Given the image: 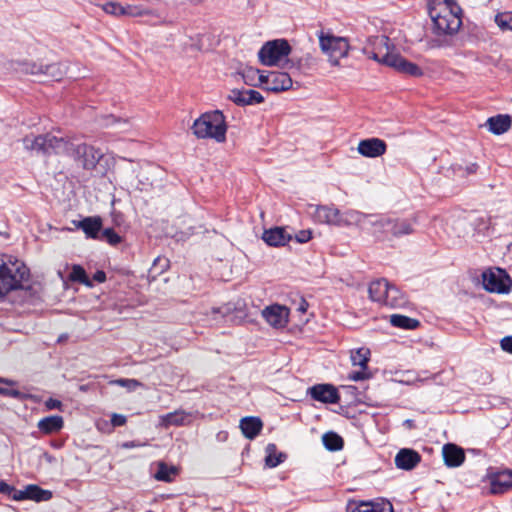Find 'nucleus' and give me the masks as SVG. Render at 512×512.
I'll return each instance as SVG.
<instances>
[{
	"label": "nucleus",
	"mask_w": 512,
	"mask_h": 512,
	"mask_svg": "<svg viewBox=\"0 0 512 512\" xmlns=\"http://www.w3.org/2000/svg\"><path fill=\"white\" fill-rule=\"evenodd\" d=\"M308 307H309L308 302L304 298H301L300 303L297 307V311H299L301 313H305L307 311Z\"/></svg>",
	"instance_id": "nucleus-56"
},
{
	"label": "nucleus",
	"mask_w": 512,
	"mask_h": 512,
	"mask_svg": "<svg viewBox=\"0 0 512 512\" xmlns=\"http://www.w3.org/2000/svg\"><path fill=\"white\" fill-rule=\"evenodd\" d=\"M191 414L184 410H176L159 417L160 425L164 428L171 426H184L190 422Z\"/></svg>",
	"instance_id": "nucleus-27"
},
{
	"label": "nucleus",
	"mask_w": 512,
	"mask_h": 512,
	"mask_svg": "<svg viewBox=\"0 0 512 512\" xmlns=\"http://www.w3.org/2000/svg\"><path fill=\"white\" fill-rule=\"evenodd\" d=\"M104 119H105L106 126H109V125L113 124L114 122H116V118L113 115H108Z\"/></svg>",
	"instance_id": "nucleus-58"
},
{
	"label": "nucleus",
	"mask_w": 512,
	"mask_h": 512,
	"mask_svg": "<svg viewBox=\"0 0 512 512\" xmlns=\"http://www.w3.org/2000/svg\"><path fill=\"white\" fill-rule=\"evenodd\" d=\"M442 454L444 463L447 467H459L463 464L465 460L464 450L453 443L445 444L443 446Z\"/></svg>",
	"instance_id": "nucleus-20"
},
{
	"label": "nucleus",
	"mask_w": 512,
	"mask_h": 512,
	"mask_svg": "<svg viewBox=\"0 0 512 512\" xmlns=\"http://www.w3.org/2000/svg\"><path fill=\"white\" fill-rule=\"evenodd\" d=\"M140 446H142V444L136 441H127L122 444V447L126 449L136 448Z\"/></svg>",
	"instance_id": "nucleus-57"
},
{
	"label": "nucleus",
	"mask_w": 512,
	"mask_h": 512,
	"mask_svg": "<svg viewBox=\"0 0 512 512\" xmlns=\"http://www.w3.org/2000/svg\"><path fill=\"white\" fill-rule=\"evenodd\" d=\"M76 226L82 229L87 238L98 239L102 230V219L99 216L85 217Z\"/></svg>",
	"instance_id": "nucleus-25"
},
{
	"label": "nucleus",
	"mask_w": 512,
	"mask_h": 512,
	"mask_svg": "<svg viewBox=\"0 0 512 512\" xmlns=\"http://www.w3.org/2000/svg\"><path fill=\"white\" fill-rule=\"evenodd\" d=\"M259 73L260 70L253 67H246L240 72L244 83L249 86H258L256 81Z\"/></svg>",
	"instance_id": "nucleus-41"
},
{
	"label": "nucleus",
	"mask_w": 512,
	"mask_h": 512,
	"mask_svg": "<svg viewBox=\"0 0 512 512\" xmlns=\"http://www.w3.org/2000/svg\"><path fill=\"white\" fill-rule=\"evenodd\" d=\"M324 447L329 451H338L343 448L344 441L341 436L335 432H327L322 437Z\"/></svg>",
	"instance_id": "nucleus-34"
},
{
	"label": "nucleus",
	"mask_w": 512,
	"mask_h": 512,
	"mask_svg": "<svg viewBox=\"0 0 512 512\" xmlns=\"http://www.w3.org/2000/svg\"><path fill=\"white\" fill-rule=\"evenodd\" d=\"M512 489V470L505 469L496 472L491 478V491L494 494H503Z\"/></svg>",
	"instance_id": "nucleus-21"
},
{
	"label": "nucleus",
	"mask_w": 512,
	"mask_h": 512,
	"mask_svg": "<svg viewBox=\"0 0 512 512\" xmlns=\"http://www.w3.org/2000/svg\"><path fill=\"white\" fill-rule=\"evenodd\" d=\"M429 15L433 22L434 32L437 35H452L456 33L461 25V14L450 9H438L429 3Z\"/></svg>",
	"instance_id": "nucleus-4"
},
{
	"label": "nucleus",
	"mask_w": 512,
	"mask_h": 512,
	"mask_svg": "<svg viewBox=\"0 0 512 512\" xmlns=\"http://www.w3.org/2000/svg\"><path fill=\"white\" fill-rule=\"evenodd\" d=\"M312 238L311 230H300L295 234V240L298 243H306Z\"/></svg>",
	"instance_id": "nucleus-49"
},
{
	"label": "nucleus",
	"mask_w": 512,
	"mask_h": 512,
	"mask_svg": "<svg viewBox=\"0 0 512 512\" xmlns=\"http://www.w3.org/2000/svg\"><path fill=\"white\" fill-rule=\"evenodd\" d=\"M70 145L63 155H70L78 160L86 170H93L103 157L101 150L87 144H75L68 139Z\"/></svg>",
	"instance_id": "nucleus-7"
},
{
	"label": "nucleus",
	"mask_w": 512,
	"mask_h": 512,
	"mask_svg": "<svg viewBox=\"0 0 512 512\" xmlns=\"http://www.w3.org/2000/svg\"><path fill=\"white\" fill-rule=\"evenodd\" d=\"M308 394L315 401L325 404H337L340 401V395L337 388L328 383L316 384L308 389Z\"/></svg>",
	"instance_id": "nucleus-13"
},
{
	"label": "nucleus",
	"mask_w": 512,
	"mask_h": 512,
	"mask_svg": "<svg viewBox=\"0 0 512 512\" xmlns=\"http://www.w3.org/2000/svg\"><path fill=\"white\" fill-rule=\"evenodd\" d=\"M102 9L111 15L124 16V6L117 2H107L103 4Z\"/></svg>",
	"instance_id": "nucleus-43"
},
{
	"label": "nucleus",
	"mask_w": 512,
	"mask_h": 512,
	"mask_svg": "<svg viewBox=\"0 0 512 512\" xmlns=\"http://www.w3.org/2000/svg\"><path fill=\"white\" fill-rule=\"evenodd\" d=\"M355 221L363 225H369L371 234L379 241L388 240V229L386 227V215L366 214L355 212Z\"/></svg>",
	"instance_id": "nucleus-10"
},
{
	"label": "nucleus",
	"mask_w": 512,
	"mask_h": 512,
	"mask_svg": "<svg viewBox=\"0 0 512 512\" xmlns=\"http://www.w3.org/2000/svg\"><path fill=\"white\" fill-rule=\"evenodd\" d=\"M192 130L199 139L211 138L223 142L227 131L225 116L220 110L206 112L194 121Z\"/></svg>",
	"instance_id": "nucleus-2"
},
{
	"label": "nucleus",
	"mask_w": 512,
	"mask_h": 512,
	"mask_svg": "<svg viewBox=\"0 0 512 512\" xmlns=\"http://www.w3.org/2000/svg\"><path fill=\"white\" fill-rule=\"evenodd\" d=\"M262 316L274 328H283L288 323V310L279 304L264 308Z\"/></svg>",
	"instance_id": "nucleus-16"
},
{
	"label": "nucleus",
	"mask_w": 512,
	"mask_h": 512,
	"mask_svg": "<svg viewBox=\"0 0 512 512\" xmlns=\"http://www.w3.org/2000/svg\"><path fill=\"white\" fill-rule=\"evenodd\" d=\"M291 50L286 39H275L263 44L258 52V58L265 66H277L282 59L288 57Z\"/></svg>",
	"instance_id": "nucleus-5"
},
{
	"label": "nucleus",
	"mask_w": 512,
	"mask_h": 512,
	"mask_svg": "<svg viewBox=\"0 0 512 512\" xmlns=\"http://www.w3.org/2000/svg\"><path fill=\"white\" fill-rule=\"evenodd\" d=\"M323 52L336 60L345 57L348 53V42L344 38L334 36H321L319 39Z\"/></svg>",
	"instance_id": "nucleus-12"
},
{
	"label": "nucleus",
	"mask_w": 512,
	"mask_h": 512,
	"mask_svg": "<svg viewBox=\"0 0 512 512\" xmlns=\"http://www.w3.org/2000/svg\"><path fill=\"white\" fill-rule=\"evenodd\" d=\"M30 271L17 258H0V299L13 290L22 289L29 280Z\"/></svg>",
	"instance_id": "nucleus-1"
},
{
	"label": "nucleus",
	"mask_w": 512,
	"mask_h": 512,
	"mask_svg": "<svg viewBox=\"0 0 512 512\" xmlns=\"http://www.w3.org/2000/svg\"><path fill=\"white\" fill-rule=\"evenodd\" d=\"M25 150L38 155L49 156L51 154H64L69 149L68 139L57 137L51 133L26 135L22 139Z\"/></svg>",
	"instance_id": "nucleus-3"
},
{
	"label": "nucleus",
	"mask_w": 512,
	"mask_h": 512,
	"mask_svg": "<svg viewBox=\"0 0 512 512\" xmlns=\"http://www.w3.org/2000/svg\"><path fill=\"white\" fill-rule=\"evenodd\" d=\"M69 277L73 282H78L88 287L93 286L92 280L88 277L85 269L80 265H73Z\"/></svg>",
	"instance_id": "nucleus-37"
},
{
	"label": "nucleus",
	"mask_w": 512,
	"mask_h": 512,
	"mask_svg": "<svg viewBox=\"0 0 512 512\" xmlns=\"http://www.w3.org/2000/svg\"><path fill=\"white\" fill-rule=\"evenodd\" d=\"M169 268V260L166 257H157L149 270V276L155 279Z\"/></svg>",
	"instance_id": "nucleus-39"
},
{
	"label": "nucleus",
	"mask_w": 512,
	"mask_h": 512,
	"mask_svg": "<svg viewBox=\"0 0 512 512\" xmlns=\"http://www.w3.org/2000/svg\"><path fill=\"white\" fill-rule=\"evenodd\" d=\"M316 222L329 225H342L340 211L335 207L319 205L313 213Z\"/></svg>",
	"instance_id": "nucleus-18"
},
{
	"label": "nucleus",
	"mask_w": 512,
	"mask_h": 512,
	"mask_svg": "<svg viewBox=\"0 0 512 512\" xmlns=\"http://www.w3.org/2000/svg\"><path fill=\"white\" fill-rule=\"evenodd\" d=\"M416 219L386 216V227L388 229V240L400 238L414 233Z\"/></svg>",
	"instance_id": "nucleus-11"
},
{
	"label": "nucleus",
	"mask_w": 512,
	"mask_h": 512,
	"mask_svg": "<svg viewBox=\"0 0 512 512\" xmlns=\"http://www.w3.org/2000/svg\"><path fill=\"white\" fill-rule=\"evenodd\" d=\"M495 21L501 29L512 31V12L496 15Z\"/></svg>",
	"instance_id": "nucleus-44"
},
{
	"label": "nucleus",
	"mask_w": 512,
	"mask_h": 512,
	"mask_svg": "<svg viewBox=\"0 0 512 512\" xmlns=\"http://www.w3.org/2000/svg\"><path fill=\"white\" fill-rule=\"evenodd\" d=\"M404 425L407 426L408 428H414L415 425H414V421L411 420V419H407L404 421Z\"/></svg>",
	"instance_id": "nucleus-59"
},
{
	"label": "nucleus",
	"mask_w": 512,
	"mask_h": 512,
	"mask_svg": "<svg viewBox=\"0 0 512 512\" xmlns=\"http://www.w3.org/2000/svg\"><path fill=\"white\" fill-rule=\"evenodd\" d=\"M127 422L126 416L122 414L113 413L111 416V424L113 427H120L125 425Z\"/></svg>",
	"instance_id": "nucleus-51"
},
{
	"label": "nucleus",
	"mask_w": 512,
	"mask_h": 512,
	"mask_svg": "<svg viewBox=\"0 0 512 512\" xmlns=\"http://www.w3.org/2000/svg\"><path fill=\"white\" fill-rule=\"evenodd\" d=\"M14 384H15L14 381H11V380H8L5 378H0V395L5 396V397H11V398L18 399V400L23 399L24 394L22 392H20L19 390L13 389V388H7V387L3 386V385L11 386Z\"/></svg>",
	"instance_id": "nucleus-38"
},
{
	"label": "nucleus",
	"mask_w": 512,
	"mask_h": 512,
	"mask_svg": "<svg viewBox=\"0 0 512 512\" xmlns=\"http://www.w3.org/2000/svg\"><path fill=\"white\" fill-rule=\"evenodd\" d=\"M189 1L193 4H198V3L202 2L203 0H189Z\"/></svg>",
	"instance_id": "nucleus-61"
},
{
	"label": "nucleus",
	"mask_w": 512,
	"mask_h": 512,
	"mask_svg": "<svg viewBox=\"0 0 512 512\" xmlns=\"http://www.w3.org/2000/svg\"><path fill=\"white\" fill-rule=\"evenodd\" d=\"M485 126H487L491 133L501 135L511 128L512 118L508 114H498L496 116L489 117Z\"/></svg>",
	"instance_id": "nucleus-24"
},
{
	"label": "nucleus",
	"mask_w": 512,
	"mask_h": 512,
	"mask_svg": "<svg viewBox=\"0 0 512 512\" xmlns=\"http://www.w3.org/2000/svg\"><path fill=\"white\" fill-rule=\"evenodd\" d=\"M262 239L269 246L278 247L286 245L292 237L290 234L286 233L284 228L274 227L265 230L263 232Z\"/></svg>",
	"instance_id": "nucleus-23"
},
{
	"label": "nucleus",
	"mask_w": 512,
	"mask_h": 512,
	"mask_svg": "<svg viewBox=\"0 0 512 512\" xmlns=\"http://www.w3.org/2000/svg\"><path fill=\"white\" fill-rule=\"evenodd\" d=\"M452 169L455 173L461 176H467L475 174L477 172L478 165L476 163H471L464 168L461 165H453Z\"/></svg>",
	"instance_id": "nucleus-45"
},
{
	"label": "nucleus",
	"mask_w": 512,
	"mask_h": 512,
	"mask_svg": "<svg viewBox=\"0 0 512 512\" xmlns=\"http://www.w3.org/2000/svg\"><path fill=\"white\" fill-rule=\"evenodd\" d=\"M370 378V374L367 373L364 369L362 371L353 372L350 375V379L353 381H361Z\"/></svg>",
	"instance_id": "nucleus-53"
},
{
	"label": "nucleus",
	"mask_w": 512,
	"mask_h": 512,
	"mask_svg": "<svg viewBox=\"0 0 512 512\" xmlns=\"http://www.w3.org/2000/svg\"><path fill=\"white\" fill-rule=\"evenodd\" d=\"M21 71L48 80L60 81L67 73V65L61 62L51 64L24 62L21 64Z\"/></svg>",
	"instance_id": "nucleus-6"
},
{
	"label": "nucleus",
	"mask_w": 512,
	"mask_h": 512,
	"mask_svg": "<svg viewBox=\"0 0 512 512\" xmlns=\"http://www.w3.org/2000/svg\"><path fill=\"white\" fill-rule=\"evenodd\" d=\"M263 428V423L259 417L247 416L241 419L240 429L243 435L250 440L256 438Z\"/></svg>",
	"instance_id": "nucleus-28"
},
{
	"label": "nucleus",
	"mask_w": 512,
	"mask_h": 512,
	"mask_svg": "<svg viewBox=\"0 0 512 512\" xmlns=\"http://www.w3.org/2000/svg\"><path fill=\"white\" fill-rule=\"evenodd\" d=\"M62 402L58 399H54V398H49L48 400H46L45 402V407L48 409V410H54V409H59L61 410L62 409Z\"/></svg>",
	"instance_id": "nucleus-52"
},
{
	"label": "nucleus",
	"mask_w": 512,
	"mask_h": 512,
	"mask_svg": "<svg viewBox=\"0 0 512 512\" xmlns=\"http://www.w3.org/2000/svg\"><path fill=\"white\" fill-rule=\"evenodd\" d=\"M407 302L408 301L405 294L401 292L395 285L390 283L384 305L391 308H402L406 306Z\"/></svg>",
	"instance_id": "nucleus-31"
},
{
	"label": "nucleus",
	"mask_w": 512,
	"mask_h": 512,
	"mask_svg": "<svg viewBox=\"0 0 512 512\" xmlns=\"http://www.w3.org/2000/svg\"><path fill=\"white\" fill-rule=\"evenodd\" d=\"M228 99L238 106L255 105L264 101L261 93L253 89H232Z\"/></svg>",
	"instance_id": "nucleus-15"
},
{
	"label": "nucleus",
	"mask_w": 512,
	"mask_h": 512,
	"mask_svg": "<svg viewBox=\"0 0 512 512\" xmlns=\"http://www.w3.org/2000/svg\"><path fill=\"white\" fill-rule=\"evenodd\" d=\"M19 492L21 490H17L14 486L8 484L4 480H0V494L6 496L8 499L14 500V501H20Z\"/></svg>",
	"instance_id": "nucleus-42"
},
{
	"label": "nucleus",
	"mask_w": 512,
	"mask_h": 512,
	"mask_svg": "<svg viewBox=\"0 0 512 512\" xmlns=\"http://www.w3.org/2000/svg\"><path fill=\"white\" fill-rule=\"evenodd\" d=\"M91 280H92V282L95 281V282H98V283H103L106 280V274L102 270H97L93 274V277H92Z\"/></svg>",
	"instance_id": "nucleus-55"
},
{
	"label": "nucleus",
	"mask_w": 512,
	"mask_h": 512,
	"mask_svg": "<svg viewBox=\"0 0 512 512\" xmlns=\"http://www.w3.org/2000/svg\"><path fill=\"white\" fill-rule=\"evenodd\" d=\"M390 323L394 327L405 330H414L420 326L419 320L401 314L391 315Z\"/></svg>",
	"instance_id": "nucleus-32"
},
{
	"label": "nucleus",
	"mask_w": 512,
	"mask_h": 512,
	"mask_svg": "<svg viewBox=\"0 0 512 512\" xmlns=\"http://www.w3.org/2000/svg\"><path fill=\"white\" fill-rule=\"evenodd\" d=\"M357 150L364 157L376 158L386 152L387 144L379 138H368L359 142Z\"/></svg>",
	"instance_id": "nucleus-17"
},
{
	"label": "nucleus",
	"mask_w": 512,
	"mask_h": 512,
	"mask_svg": "<svg viewBox=\"0 0 512 512\" xmlns=\"http://www.w3.org/2000/svg\"><path fill=\"white\" fill-rule=\"evenodd\" d=\"M146 512H153V511L149 510V511H146Z\"/></svg>",
	"instance_id": "nucleus-63"
},
{
	"label": "nucleus",
	"mask_w": 512,
	"mask_h": 512,
	"mask_svg": "<svg viewBox=\"0 0 512 512\" xmlns=\"http://www.w3.org/2000/svg\"><path fill=\"white\" fill-rule=\"evenodd\" d=\"M346 512H394L392 504L388 500L349 502Z\"/></svg>",
	"instance_id": "nucleus-14"
},
{
	"label": "nucleus",
	"mask_w": 512,
	"mask_h": 512,
	"mask_svg": "<svg viewBox=\"0 0 512 512\" xmlns=\"http://www.w3.org/2000/svg\"><path fill=\"white\" fill-rule=\"evenodd\" d=\"M438 9H450L453 10V12L461 14L462 9L461 7L456 3L455 0H442V3L439 2L438 6H436Z\"/></svg>",
	"instance_id": "nucleus-47"
},
{
	"label": "nucleus",
	"mask_w": 512,
	"mask_h": 512,
	"mask_svg": "<svg viewBox=\"0 0 512 512\" xmlns=\"http://www.w3.org/2000/svg\"><path fill=\"white\" fill-rule=\"evenodd\" d=\"M268 455L265 458V463L268 467L274 468L277 467L279 464H281L286 459L285 453H278L275 454L276 445L275 444H268L266 448Z\"/></svg>",
	"instance_id": "nucleus-36"
},
{
	"label": "nucleus",
	"mask_w": 512,
	"mask_h": 512,
	"mask_svg": "<svg viewBox=\"0 0 512 512\" xmlns=\"http://www.w3.org/2000/svg\"><path fill=\"white\" fill-rule=\"evenodd\" d=\"M501 348L509 353H512V336L504 337L500 342Z\"/></svg>",
	"instance_id": "nucleus-54"
},
{
	"label": "nucleus",
	"mask_w": 512,
	"mask_h": 512,
	"mask_svg": "<svg viewBox=\"0 0 512 512\" xmlns=\"http://www.w3.org/2000/svg\"><path fill=\"white\" fill-rule=\"evenodd\" d=\"M63 426V417L59 415H51L44 417L37 424L39 431L47 435L59 432L63 428Z\"/></svg>",
	"instance_id": "nucleus-29"
},
{
	"label": "nucleus",
	"mask_w": 512,
	"mask_h": 512,
	"mask_svg": "<svg viewBox=\"0 0 512 512\" xmlns=\"http://www.w3.org/2000/svg\"><path fill=\"white\" fill-rule=\"evenodd\" d=\"M269 81H270V72L265 74L264 71H260V73L257 75V84L258 86L261 85L263 89L267 90V87H269Z\"/></svg>",
	"instance_id": "nucleus-50"
},
{
	"label": "nucleus",
	"mask_w": 512,
	"mask_h": 512,
	"mask_svg": "<svg viewBox=\"0 0 512 512\" xmlns=\"http://www.w3.org/2000/svg\"><path fill=\"white\" fill-rule=\"evenodd\" d=\"M20 501L33 500L35 502L49 501L53 497V493L50 490L42 489L36 484H29L24 490L19 492Z\"/></svg>",
	"instance_id": "nucleus-22"
},
{
	"label": "nucleus",
	"mask_w": 512,
	"mask_h": 512,
	"mask_svg": "<svg viewBox=\"0 0 512 512\" xmlns=\"http://www.w3.org/2000/svg\"><path fill=\"white\" fill-rule=\"evenodd\" d=\"M292 61L289 59H286L285 64L283 65V68H290L292 66Z\"/></svg>",
	"instance_id": "nucleus-60"
},
{
	"label": "nucleus",
	"mask_w": 512,
	"mask_h": 512,
	"mask_svg": "<svg viewBox=\"0 0 512 512\" xmlns=\"http://www.w3.org/2000/svg\"><path fill=\"white\" fill-rule=\"evenodd\" d=\"M395 465L401 470H412L421 461V455L411 448H402L395 456Z\"/></svg>",
	"instance_id": "nucleus-19"
},
{
	"label": "nucleus",
	"mask_w": 512,
	"mask_h": 512,
	"mask_svg": "<svg viewBox=\"0 0 512 512\" xmlns=\"http://www.w3.org/2000/svg\"><path fill=\"white\" fill-rule=\"evenodd\" d=\"M370 360V350L368 348L362 347L357 349L355 352L351 354V361L354 366H360L362 369L366 370L368 368V362Z\"/></svg>",
	"instance_id": "nucleus-35"
},
{
	"label": "nucleus",
	"mask_w": 512,
	"mask_h": 512,
	"mask_svg": "<svg viewBox=\"0 0 512 512\" xmlns=\"http://www.w3.org/2000/svg\"><path fill=\"white\" fill-rule=\"evenodd\" d=\"M483 287L486 291L499 294H507L512 288V279L501 268L487 270L482 273Z\"/></svg>",
	"instance_id": "nucleus-8"
},
{
	"label": "nucleus",
	"mask_w": 512,
	"mask_h": 512,
	"mask_svg": "<svg viewBox=\"0 0 512 512\" xmlns=\"http://www.w3.org/2000/svg\"><path fill=\"white\" fill-rule=\"evenodd\" d=\"M389 286L390 283L384 278L372 281L368 288L371 300L384 304Z\"/></svg>",
	"instance_id": "nucleus-30"
},
{
	"label": "nucleus",
	"mask_w": 512,
	"mask_h": 512,
	"mask_svg": "<svg viewBox=\"0 0 512 512\" xmlns=\"http://www.w3.org/2000/svg\"><path fill=\"white\" fill-rule=\"evenodd\" d=\"M372 58L380 63L394 68L400 73L412 77H421L423 75V70L421 67L413 62L408 61L399 54H391L386 52L383 56H380L378 53H373Z\"/></svg>",
	"instance_id": "nucleus-9"
},
{
	"label": "nucleus",
	"mask_w": 512,
	"mask_h": 512,
	"mask_svg": "<svg viewBox=\"0 0 512 512\" xmlns=\"http://www.w3.org/2000/svg\"><path fill=\"white\" fill-rule=\"evenodd\" d=\"M292 79L286 72H270V81L267 91L279 93L292 87Z\"/></svg>",
	"instance_id": "nucleus-26"
},
{
	"label": "nucleus",
	"mask_w": 512,
	"mask_h": 512,
	"mask_svg": "<svg viewBox=\"0 0 512 512\" xmlns=\"http://www.w3.org/2000/svg\"><path fill=\"white\" fill-rule=\"evenodd\" d=\"M124 15L131 17H138L145 14V9L142 6L138 5H125L124 6Z\"/></svg>",
	"instance_id": "nucleus-46"
},
{
	"label": "nucleus",
	"mask_w": 512,
	"mask_h": 512,
	"mask_svg": "<svg viewBox=\"0 0 512 512\" xmlns=\"http://www.w3.org/2000/svg\"><path fill=\"white\" fill-rule=\"evenodd\" d=\"M115 383L122 387H127L129 390H134L138 386L141 385V383L136 379H126V378H120L115 381Z\"/></svg>",
	"instance_id": "nucleus-48"
},
{
	"label": "nucleus",
	"mask_w": 512,
	"mask_h": 512,
	"mask_svg": "<svg viewBox=\"0 0 512 512\" xmlns=\"http://www.w3.org/2000/svg\"><path fill=\"white\" fill-rule=\"evenodd\" d=\"M97 240L105 241L108 244L115 246L122 241V238L113 228H106L101 230Z\"/></svg>",
	"instance_id": "nucleus-40"
},
{
	"label": "nucleus",
	"mask_w": 512,
	"mask_h": 512,
	"mask_svg": "<svg viewBox=\"0 0 512 512\" xmlns=\"http://www.w3.org/2000/svg\"><path fill=\"white\" fill-rule=\"evenodd\" d=\"M176 474L177 469L174 466H168L164 462H159L154 477L158 481L170 483Z\"/></svg>",
	"instance_id": "nucleus-33"
},
{
	"label": "nucleus",
	"mask_w": 512,
	"mask_h": 512,
	"mask_svg": "<svg viewBox=\"0 0 512 512\" xmlns=\"http://www.w3.org/2000/svg\"><path fill=\"white\" fill-rule=\"evenodd\" d=\"M220 312V308H213V313H219Z\"/></svg>",
	"instance_id": "nucleus-62"
}]
</instances>
